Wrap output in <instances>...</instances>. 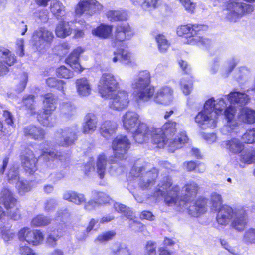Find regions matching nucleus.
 Returning <instances> with one entry per match:
<instances>
[{"mask_svg":"<svg viewBox=\"0 0 255 255\" xmlns=\"http://www.w3.org/2000/svg\"><path fill=\"white\" fill-rule=\"evenodd\" d=\"M172 184L170 177H165L158 185V189L154 193V196L157 198L164 197L165 203L168 206H175L177 210H183L187 208L188 213L193 217H198L206 210L207 200L204 198H199L194 202L191 201L187 205L179 206L177 199V192L180 190L178 186L173 187L171 190H168Z\"/></svg>","mask_w":255,"mask_h":255,"instance_id":"f257e3e1","label":"nucleus"},{"mask_svg":"<svg viewBox=\"0 0 255 255\" xmlns=\"http://www.w3.org/2000/svg\"><path fill=\"white\" fill-rule=\"evenodd\" d=\"M178 124L173 121L166 122L162 128L152 129V143L158 148H163L168 144L169 150L174 152L183 147L188 138L185 131H182L174 138L166 139V136H172L177 131Z\"/></svg>","mask_w":255,"mask_h":255,"instance_id":"f03ea898","label":"nucleus"},{"mask_svg":"<svg viewBox=\"0 0 255 255\" xmlns=\"http://www.w3.org/2000/svg\"><path fill=\"white\" fill-rule=\"evenodd\" d=\"M226 104L223 98L215 101L211 98L206 101L203 110L195 117V122L203 129L216 127L217 116L225 109Z\"/></svg>","mask_w":255,"mask_h":255,"instance_id":"7ed1b4c3","label":"nucleus"},{"mask_svg":"<svg viewBox=\"0 0 255 255\" xmlns=\"http://www.w3.org/2000/svg\"><path fill=\"white\" fill-rule=\"evenodd\" d=\"M150 75L147 71L139 72L131 84L137 99L143 101H148L154 93V87L150 85Z\"/></svg>","mask_w":255,"mask_h":255,"instance_id":"20e7f679","label":"nucleus"},{"mask_svg":"<svg viewBox=\"0 0 255 255\" xmlns=\"http://www.w3.org/2000/svg\"><path fill=\"white\" fill-rule=\"evenodd\" d=\"M206 28V26L201 24L181 25L177 28V34L180 36L185 35L186 37H188L186 42L188 44H200L208 47L211 44L210 40L199 35V32Z\"/></svg>","mask_w":255,"mask_h":255,"instance_id":"39448f33","label":"nucleus"},{"mask_svg":"<svg viewBox=\"0 0 255 255\" xmlns=\"http://www.w3.org/2000/svg\"><path fill=\"white\" fill-rule=\"evenodd\" d=\"M147 170V165L142 166L134 165L130 171V174L132 177L139 178L138 184L143 189L153 185L158 174L156 168H153L149 171H146Z\"/></svg>","mask_w":255,"mask_h":255,"instance_id":"423d86ee","label":"nucleus"},{"mask_svg":"<svg viewBox=\"0 0 255 255\" xmlns=\"http://www.w3.org/2000/svg\"><path fill=\"white\" fill-rule=\"evenodd\" d=\"M57 99L51 93L45 95L43 101V112L37 117L39 123L45 126L51 127L54 125L55 119L52 117V113L56 108Z\"/></svg>","mask_w":255,"mask_h":255,"instance_id":"0eeeda50","label":"nucleus"},{"mask_svg":"<svg viewBox=\"0 0 255 255\" xmlns=\"http://www.w3.org/2000/svg\"><path fill=\"white\" fill-rule=\"evenodd\" d=\"M252 10L253 8L250 5L243 3L241 0H230L224 12L227 19L235 22L244 13L250 12Z\"/></svg>","mask_w":255,"mask_h":255,"instance_id":"6e6552de","label":"nucleus"},{"mask_svg":"<svg viewBox=\"0 0 255 255\" xmlns=\"http://www.w3.org/2000/svg\"><path fill=\"white\" fill-rule=\"evenodd\" d=\"M78 129L77 126L66 127L57 131L55 134L56 143L61 146L68 147L77 139Z\"/></svg>","mask_w":255,"mask_h":255,"instance_id":"1a4fd4ad","label":"nucleus"},{"mask_svg":"<svg viewBox=\"0 0 255 255\" xmlns=\"http://www.w3.org/2000/svg\"><path fill=\"white\" fill-rule=\"evenodd\" d=\"M130 145V142L126 136L122 135L117 136L113 140L112 144L114 157L120 160L126 159Z\"/></svg>","mask_w":255,"mask_h":255,"instance_id":"9d476101","label":"nucleus"},{"mask_svg":"<svg viewBox=\"0 0 255 255\" xmlns=\"http://www.w3.org/2000/svg\"><path fill=\"white\" fill-rule=\"evenodd\" d=\"M119 87V82L115 77L111 73L102 75L98 85L99 92L103 98L108 97Z\"/></svg>","mask_w":255,"mask_h":255,"instance_id":"9b49d317","label":"nucleus"},{"mask_svg":"<svg viewBox=\"0 0 255 255\" xmlns=\"http://www.w3.org/2000/svg\"><path fill=\"white\" fill-rule=\"evenodd\" d=\"M104 98L110 99L109 106L111 109L119 111L126 109L129 103L128 94L124 90L111 93Z\"/></svg>","mask_w":255,"mask_h":255,"instance_id":"f8f14e48","label":"nucleus"},{"mask_svg":"<svg viewBox=\"0 0 255 255\" xmlns=\"http://www.w3.org/2000/svg\"><path fill=\"white\" fill-rule=\"evenodd\" d=\"M199 189V186L197 183L193 181H190L186 183L182 188L183 195L179 199L178 197L177 192V199L179 203V206L181 207L184 205H187V204L193 201L196 197Z\"/></svg>","mask_w":255,"mask_h":255,"instance_id":"ddd939ff","label":"nucleus"},{"mask_svg":"<svg viewBox=\"0 0 255 255\" xmlns=\"http://www.w3.org/2000/svg\"><path fill=\"white\" fill-rule=\"evenodd\" d=\"M102 6L96 0H81L75 8L76 15L83 14L92 15L101 9Z\"/></svg>","mask_w":255,"mask_h":255,"instance_id":"4468645a","label":"nucleus"},{"mask_svg":"<svg viewBox=\"0 0 255 255\" xmlns=\"http://www.w3.org/2000/svg\"><path fill=\"white\" fill-rule=\"evenodd\" d=\"M54 38L53 33L44 28H40L33 33L32 39L35 45L40 49L44 48L45 44H50Z\"/></svg>","mask_w":255,"mask_h":255,"instance_id":"2eb2a0df","label":"nucleus"},{"mask_svg":"<svg viewBox=\"0 0 255 255\" xmlns=\"http://www.w3.org/2000/svg\"><path fill=\"white\" fill-rule=\"evenodd\" d=\"M224 115L227 123L221 129L222 134L229 135L232 133H236L238 126L235 120V110L231 108H227L224 111Z\"/></svg>","mask_w":255,"mask_h":255,"instance_id":"dca6fc26","label":"nucleus"},{"mask_svg":"<svg viewBox=\"0 0 255 255\" xmlns=\"http://www.w3.org/2000/svg\"><path fill=\"white\" fill-rule=\"evenodd\" d=\"M114 208L116 211L124 214L125 216L128 219H130V221L131 222L129 223L130 228H132L135 231L141 232H142L145 229V227L144 225L142 223L133 220V213L129 208L119 203H114Z\"/></svg>","mask_w":255,"mask_h":255,"instance_id":"f3484780","label":"nucleus"},{"mask_svg":"<svg viewBox=\"0 0 255 255\" xmlns=\"http://www.w3.org/2000/svg\"><path fill=\"white\" fill-rule=\"evenodd\" d=\"M226 96L231 104L228 108L235 110V114L237 112V107L245 106L249 101L248 95L244 92L233 91Z\"/></svg>","mask_w":255,"mask_h":255,"instance_id":"a211bd4d","label":"nucleus"},{"mask_svg":"<svg viewBox=\"0 0 255 255\" xmlns=\"http://www.w3.org/2000/svg\"><path fill=\"white\" fill-rule=\"evenodd\" d=\"M16 61L15 56L9 49L0 47V75L5 74L8 71L5 64L11 66Z\"/></svg>","mask_w":255,"mask_h":255,"instance_id":"6ab92c4d","label":"nucleus"},{"mask_svg":"<svg viewBox=\"0 0 255 255\" xmlns=\"http://www.w3.org/2000/svg\"><path fill=\"white\" fill-rule=\"evenodd\" d=\"M37 159L33 151L26 149L25 153L21 155L22 166L27 173L33 174L37 169L36 163Z\"/></svg>","mask_w":255,"mask_h":255,"instance_id":"aec40b11","label":"nucleus"},{"mask_svg":"<svg viewBox=\"0 0 255 255\" xmlns=\"http://www.w3.org/2000/svg\"><path fill=\"white\" fill-rule=\"evenodd\" d=\"M154 128H149L144 123H140L137 128L133 133V137L135 141L142 144L147 141L150 137L152 139V129Z\"/></svg>","mask_w":255,"mask_h":255,"instance_id":"412c9836","label":"nucleus"},{"mask_svg":"<svg viewBox=\"0 0 255 255\" xmlns=\"http://www.w3.org/2000/svg\"><path fill=\"white\" fill-rule=\"evenodd\" d=\"M138 114L133 111H127L122 117L123 125L127 130H134L140 123Z\"/></svg>","mask_w":255,"mask_h":255,"instance_id":"4be33fe9","label":"nucleus"},{"mask_svg":"<svg viewBox=\"0 0 255 255\" xmlns=\"http://www.w3.org/2000/svg\"><path fill=\"white\" fill-rule=\"evenodd\" d=\"M236 64V60L233 59L227 64L221 65L219 59L216 58L211 66V71L213 73H216L220 69L221 74L226 77L232 72Z\"/></svg>","mask_w":255,"mask_h":255,"instance_id":"5701e85b","label":"nucleus"},{"mask_svg":"<svg viewBox=\"0 0 255 255\" xmlns=\"http://www.w3.org/2000/svg\"><path fill=\"white\" fill-rule=\"evenodd\" d=\"M173 99V90L168 86H163L156 92L154 97L155 102L163 105H168Z\"/></svg>","mask_w":255,"mask_h":255,"instance_id":"b1692460","label":"nucleus"},{"mask_svg":"<svg viewBox=\"0 0 255 255\" xmlns=\"http://www.w3.org/2000/svg\"><path fill=\"white\" fill-rule=\"evenodd\" d=\"M16 199L9 189L3 188L0 191V204L3 205L7 210L12 209L16 205Z\"/></svg>","mask_w":255,"mask_h":255,"instance_id":"393cba45","label":"nucleus"},{"mask_svg":"<svg viewBox=\"0 0 255 255\" xmlns=\"http://www.w3.org/2000/svg\"><path fill=\"white\" fill-rule=\"evenodd\" d=\"M114 57L112 58L113 62L120 61L123 64L133 66L134 59L132 54L127 49H120L114 53Z\"/></svg>","mask_w":255,"mask_h":255,"instance_id":"a878e982","label":"nucleus"},{"mask_svg":"<svg viewBox=\"0 0 255 255\" xmlns=\"http://www.w3.org/2000/svg\"><path fill=\"white\" fill-rule=\"evenodd\" d=\"M133 35V32L128 23H122L116 26L115 32V39L119 41L129 39Z\"/></svg>","mask_w":255,"mask_h":255,"instance_id":"bb28decb","label":"nucleus"},{"mask_svg":"<svg viewBox=\"0 0 255 255\" xmlns=\"http://www.w3.org/2000/svg\"><path fill=\"white\" fill-rule=\"evenodd\" d=\"M117 126V123L114 121L105 120L101 124L100 134L104 138L109 139L116 133Z\"/></svg>","mask_w":255,"mask_h":255,"instance_id":"cd10ccee","label":"nucleus"},{"mask_svg":"<svg viewBox=\"0 0 255 255\" xmlns=\"http://www.w3.org/2000/svg\"><path fill=\"white\" fill-rule=\"evenodd\" d=\"M24 135L30 138L41 140L45 137V131L39 126L29 125L25 127L23 130Z\"/></svg>","mask_w":255,"mask_h":255,"instance_id":"c85d7f7f","label":"nucleus"},{"mask_svg":"<svg viewBox=\"0 0 255 255\" xmlns=\"http://www.w3.org/2000/svg\"><path fill=\"white\" fill-rule=\"evenodd\" d=\"M234 212L231 207L227 205L223 206L217 215L216 220L217 222L219 224L226 226L233 217Z\"/></svg>","mask_w":255,"mask_h":255,"instance_id":"c756f323","label":"nucleus"},{"mask_svg":"<svg viewBox=\"0 0 255 255\" xmlns=\"http://www.w3.org/2000/svg\"><path fill=\"white\" fill-rule=\"evenodd\" d=\"M82 52V48L77 47L72 52L66 59V63L76 71L81 72L83 70L79 62V57Z\"/></svg>","mask_w":255,"mask_h":255,"instance_id":"7c9ffc66","label":"nucleus"},{"mask_svg":"<svg viewBox=\"0 0 255 255\" xmlns=\"http://www.w3.org/2000/svg\"><path fill=\"white\" fill-rule=\"evenodd\" d=\"M85 122L83 126V132L85 134H91L96 129L98 119L93 113L87 114L84 118Z\"/></svg>","mask_w":255,"mask_h":255,"instance_id":"2f4dec72","label":"nucleus"},{"mask_svg":"<svg viewBox=\"0 0 255 255\" xmlns=\"http://www.w3.org/2000/svg\"><path fill=\"white\" fill-rule=\"evenodd\" d=\"M232 227L238 231L241 232L244 229L247 224V217L243 211H238L234 212Z\"/></svg>","mask_w":255,"mask_h":255,"instance_id":"473e14b6","label":"nucleus"},{"mask_svg":"<svg viewBox=\"0 0 255 255\" xmlns=\"http://www.w3.org/2000/svg\"><path fill=\"white\" fill-rule=\"evenodd\" d=\"M223 145L230 152L238 154L244 149V144L237 138H232L223 142Z\"/></svg>","mask_w":255,"mask_h":255,"instance_id":"72a5a7b5","label":"nucleus"},{"mask_svg":"<svg viewBox=\"0 0 255 255\" xmlns=\"http://www.w3.org/2000/svg\"><path fill=\"white\" fill-rule=\"evenodd\" d=\"M77 91L80 96H87L91 92V87L89 81L85 78L78 79L76 81Z\"/></svg>","mask_w":255,"mask_h":255,"instance_id":"f704fd0d","label":"nucleus"},{"mask_svg":"<svg viewBox=\"0 0 255 255\" xmlns=\"http://www.w3.org/2000/svg\"><path fill=\"white\" fill-rule=\"evenodd\" d=\"M40 157L41 158H43V159L46 161H48L46 164L47 168L48 170L55 169L56 168V164L54 161L52 160V162H50V159H58L59 160L62 161L64 159L66 160L67 158V157H63L62 156L59 155L58 153H55L53 151L46 152L42 151H41V154L39 157Z\"/></svg>","mask_w":255,"mask_h":255,"instance_id":"c9c22d12","label":"nucleus"},{"mask_svg":"<svg viewBox=\"0 0 255 255\" xmlns=\"http://www.w3.org/2000/svg\"><path fill=\"white\" fill-rule=\"evenodd\" d=\"M107 159L104 154L100 155L97 158L95 171L100 179H103L106 173Z\"/></svg>","mask_w":255,"mask_h":255,"instance_id":"e433bc0d","label":"nucleus"},{"mask_svg":"<svg viewBox=\"0 0 255 255\" xmlns=\"http://www.w3.org/2000/svg\"><path fill=\"white\" fill-rule=\"evenodd\" d=\"M63 199L76 205H80L85 201V196L72 191H67L63 194Z\"/></svg>","mask_w":255,"mask_h":255,"instance_id":"4c0bfd02","label":"nucleus"},{"mask_svg":"<svg viewBox=\"0 0 255 255\" xmlns=\"http://www.w3.org/2000/svg\"><path fill=\"white\" fill-rule=\"evenodd\" d=\"M238 118L240 121L245 123H255V111L247 107L243 108L240 109Z\"/></svg>","mask_w":255,"mask_h":255,"instance_id":"58836bf2","label":"nucleus"},{"mask_svg":"<svg viewBox=\"0 0 255 255\" xmlns=\"http://www.w3.org/2000/svg\"><path fill=\"white\" fill-rule=\"evenodd\" d=\"M50 9L52 14L57 20L62 19L65 15V7L59 1H52Z\"/></svg>","mask_w":255,"mask_h":255,"instance_id":"ea45409f","label":"nucleus"},{"mask_svg":"<svg viewBox=\"0 0 255 255\" xmlns=\"http://www.w3.org/2000/svg\"><path fill=\"white\" fill-rule=\"evenodd\" d=\"M72 32V28L69 23L66 21H60L55 28V34L59 38H64Z\"/></svg>","mask_w":255,"mask_h":255,"instance_id":"a19ab883","label":"nucleus"},{"mask_svg":"<svg viewBox=\"0 0 255 255\" xmlns=\"http://www.w3.org/2000/svg\"><path fill=\"white\" fill-rule=\"evenodd\" d=\"M112 30V27L111 26L101 25L92 30V34L98 37L106 38L111 34Z\"/></svg>","mask_w":255,"mask_h":255,"instance_id":"79ce46f5","label":"nucleus"},{"mask_svg":"<svg viewBox=\"0 0 255 255\" xmlns=\"http://www.w3.org/2000/svg\"><path fill=\"white\" fill-rule=\"evenodd\" d=\"M155 39L159 51L161 53L166 52L170 46V43L166 37L162 34H159L155 36Z\"/></svg>","mask_w":255,"mask_h":255,"instance_id":"37998d69","label":"nucleus"},{"mask_svg":"<svg viewBox=\"0 0 255 255\" xmlns=\"http://www.w3.org/2000/svg\"><path fill=\"white\" fill-rule=\"evenodd\" d=\"M240 161L242 163L251 164L255 162V152L253 150H246L241 152Z\"/></svg>","mask_w":255,"mask_h":255,"instance_id":"c03bdc74","label":"nucleus"},{"mask_svg":"<svg viewBox=\"0 0 255 255\" xmlns=\"http://www.w3.org/2000/svg\"><path fill=\"white\" fill-rule=\"evenodd\" d=\"M32 183V182L20 180L15 184V187L19 194L23 195L31 190L33 187Z\"/></svg>","mask_w":255,"mask_h":255,"instance_id":"a18cd8bd","label":"nucleus"},{"mask_svg":"<svg viewBox=\"0 0 255 255\" xmlns=\"http://www.w3.org/2000/svg\"><path fill=\"white\" fill-rule=\"evenodd\" d=\"M31 237L28 244L34 246H37L42 243L44 239V235L39 230H32Z\"/></svg>","mask_w":255,"mask_h":255,"instance_id":"49530a36","label":"nucleus"},{"mask_svg":"<svg viewBox=\"0 0 255 255\" xmlns=\"http://www.w3.org/2000/svg\"><path fill=\"white\" fill-rule=\"evenodd\" d=\"M109 19L113 21H122L126 19V14L120 10H109L107 13Z\"/></svg>","mask_w":255,"mask_h":255,"instance_id":"de8ad7c7","label":"nucleus"},{"mask_svg":"<svg viewBox=\"0 0 255 255\" xmlns=\"http://www.w3.org/2000/svg\"><path fill=\"white\" fill-rule=\"evenodd\" d=\"M180 88L183 93L185 95L190 94L192 88V81L189 76H186L181 79L180 82Z\"/></svg>","mask_w":255,"mask_h":255,"instance_id":"09e8293b","label":"nucleus"},{"mask_svg":"<svg viewBox=\"0 0 255 255\" xmlns=\"http://www.w3.org/2000/svg\"><path fill=\"white\" fill-rule=\"evenodd\" d=\"M116 235L114 231H109L99 234L94 240L95 243H105L112 240Z\"/></svg>","mask_w":255,"mask_h":255,"instance_id":"8fccbe9b","label":"nucleus"},{"mask_svg":"<svg viewBox=\"0 0 255 255\" xmlns=\"http://www.w3.org/2000/svg\"><path fill=\"white\" fill-rule=\"evenodd\" d=\"M135 5H140L141 7L147 10L149 8H155L157 4V0H131Z\"/></svg>","mask_w":255,"mask_h":255,"instance_id":"3c124183","label":"nucleus"},{"mask_svg":"<svg viewBox=\"0 0 255 255\" xmlns=\"http://www.w3.org/2000/svg\"><path fill=\"white\" fill-rule=\"evenodd\" d=\"M211 209L217 211L221 209L222 204V198L220 194L213 192L211 194Z\"/></svg>","mask_w":255,"mask_h":255,"instance_id":"603ef678","label":"nucleus"},{"mask_svg":"<svg viewBox=\"0 0 255 255\" xmlns=\"http://www.w3.org/2000/svg\"><path fill=\"white\" fill-rule=\"evenodd\" d=\"M92 194L93 198L99 205L108 203L111 200L110 197L103 192L94 191L92 192Z\"/></svg>","mask_w":255,"mask_h":255,"instance_id":"864d4df0","label":"nucleus"},{"mask_svg":"<svg viewBox=\"0 0 255 255\" xmlns=\"http://www.w3.org/2000/svg\"><path fill=\"white\" fill-rule=\"evenodd\" d=\"M58 231L50 232L46 239V244L50 247L54 248L57 245V241L60 238Z\"/></svg>","mask_w":255,"mask_h":255,"instance_id":"5fc2aeb1","label":"nucleus"},{"mask_svg":"<svg viewBox=\"0 0 255 255\" xmlns=\"http://www.w3.org/2000/svg\"><path fill=\"white\" fill-rule=\"evenodd\" d=\"M50 222V218L42 215H39L32 219L31 224L35 227H41L48 225Z\"/></svg>","mask_w":255,"mask_h":255,"instance_id":"6e6d98bb","label":"nucleus"},{"mask_svg":"<svg viewBox=\"0 0 255 255\" xmlns=\"http://www.w3.org/2000/svg\"><path fill=\"white\" fill-rule=\"evenodd\" d=\"M7 180L10 183H16L20 180L19 176L18 168L17 166H13L9 170L7 175Z\"/></svg>","mask_w":255,"mask_h":255,"instance_id":"4d7b16f0","label":"nucleus"},{"mask_svg":"<svg viewBox=\"0 0 255 255\" xmlns=\"http://www.w3.org/2000/svg\"><path fill=\"white\" fill-rule=\"evenodd\" d=\"M46 83L49 87L55 88L59 90L62 91L64 94V82L62 80H57L55 78L50 77L47 79Z\"/></svg>","mask_w":255,"mask_h":255,"instance_id":"13d9d810","label":"nucleus"},{"mask_svg":"<svg viewBox=\"0 0 255 255\" xmlns=\"http://www.w3.org/2000/svg\"><path fill=\"white\" fill-rule=\"evenodd\" d=\"M32 229L27 227L22 228L17 234L19 240L22 242L25 241L28 243L32 233Z\"/></svg>","mask_w":255,"mask_h":255,"instance_id":"bf43d9fd","label":"nucleus"},{"mask_svg":"<svg viewBox=\"0 0 255 255\" xmlns=\"http://www.w3.org/2000/svg\"><path fill=\"white\" fill-rule=\"evenodd\" d=\"M242 140L245 143L252 144L255 142V128L248 129L242 135Z\"/></svg>","mask_w":255,"mask_h":255,"instance_id":"052dcab7","label":"nucleus"},{"mask_svg":"<svg viewBox=\"0 0 255 255\" xmlns=\"http://www.w3.org/2000/svg\"><path fill=\"white\" fill-rule=\"evenodd\" d=\"M243 241L247 244L255 243V229L250 228L246 230L243 236Z\"/></svg>","mask_w":255,"mask_h":255,"instance_id":"680f3d73","label":"nucleus"},{"mask_svg":"<svg viewBox=\"0 0 255 255\" xmlns=\"http://www.w3.org/2000/svg\"><path fill=\"white\" fill-rule=\"evenodd\" d=\"M116 158L113 157L112 159L110 160V162L111 164H114V165H112L110 167V172L111 174L114 176H117L122 173L124 171V167L123 166H119L116 163Z\"/></svg>","mask_w":255,"mask_h":255,"instance_id":"e2e57ef3","label":"nucleus"},{"mask_svg":"<svg viewBox=\"0 0 255 255\" xmlns=\"http://www.w3.org/2000/svg\"><path fill=\"white\" fill-rule=\"evenodd\" d=\"M1 233L2 237L5 241L12 240L15 235V233L13 230L5 226L1 228Z\"/></svg>","mask_w":255,"mask_h":255,"instance_id":"0e129e2a","label":"nucleus"},{"mask_svg":"<svg viewBox=\"0 0 255 255\" xmlns=\"http://www.w3.org/2000/svg\"><path fill=\"white\" fill-rule=\"evenodd\" d=\"M74 110V106L70 103H63L60 106L61 113L67 117L71 116Z\"/></svg>","mask_w":255,"mask_h":255,"instance_id":"69168bd1","label":"nucleus"},{"mask_svg":"<svg viewBox=\"0 0 255 255\" xmlns=\"http://www.w3.org/2000/svg\"><path fill=\"white\" fill-rule=\"evenodd\" d=\"M57 75L61 78L68 79L73 77V73L65 66H61L56 70Z\"/></svg>","mask_w":255,"mask_h":255,"instance_id":"338daca9","label":"nucleus"},{"mask_svg":"<svg viewBox=\"0 0 255 255\" xmlns=\"http://www.w3.org/2000/svg\"><path fill=\"white\" fill-rule=\"evenodd\" d=\"M111 255H131V253L127 247L118 245L113 248Z\"/></svg>","mask_w":255,"mask_h":255,"instance_id":"774afa93","label":"nucleus"}]
</instances>
